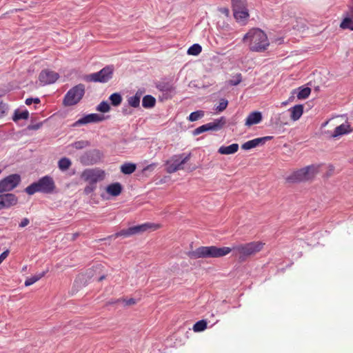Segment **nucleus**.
<instances>
[{"label": "nucleus", "instance_id": "obj_1", "mask_svg": "<svg viewBox=\"0 0 353 353\" xmlns=\"http://www.w3.org/2000/svg\"><path fill=\"white\" fill-rule=\"evenodd\" d=\"M232 252L229 247L219 248L216 246H201L195 250L189 252L188 256L190 259L199 258H219L226 256Z\"/></svg>", "mask_w": 353, "mask_h": 353}, {"label": "nucleus", "instance_id": "obj_2", "mask_svg": "<svg viewBox=\"0 0 353 353\" xmlns=\"http://www.w3.org/2000/svg\"><path fill=\"white\" fill-rule=\"evenodd\" d=\"M244 41H249L250 49L254 52H263L269 46L265 33L259 28L250 30L243 37Z\"/></svg>", "mask_w": 353, "mask_h": 353}, {"label": "nucleus", "instance_id": "obj_3", "mask_svg": "<svg viewBox=\"0 0 353 353\" xmlns=\"http://www.w3.org/2000/svg\"><path fill=\"white\" fill-rule=\"evenodd\" d=\"M55 190L56 185L54 179L52 176L46 175L27 186L25 192L29 195H33L36 192L51 194L55 192Z\"/></svg>", "mask_w": 353, "mask_h": 353}, {"label": "nucleus", "instance_id": "obj_4", "mask_svg": "<svg viewBox=\"0 0 353 353\" xmlns=\"http://www.w3.org/2000/svg\"><path fill=\"white\" fill-rule=\"evenodd\" d=\"M263 243L259 241H252L248 243H240L230 248L233 254L241 261H245L248 257L255 254L263 248Z\"/></svg>", "mask_w": 353, "mask_h": 353}, {"label": "nucleus", "instance_id": "obj_5", "mask_svg": "<svg viewBox=\"0 0 353 353\" xmlns=\"http://www.w3.org/2000/svg\"><path fill=\"white\" fill-rule=\"evenodd\" d=\"M191 153L185 154V153L175 154L172 156L165 161V171L167 173H174L178 170L183 169V165L190 159Z\"/></svg>", "mask_w": 353, "mask_h": 353}, {"label": "nucleus", "instance_id": "obj_6", "mask_svg": "<svg viewBox=\"0 0 353 353\" xmlns=\"http://www.w3.org/2000/svg\"><path fill=\"white\" fill-rule=\"evenodd\" d=\"M319 166L311 165L301 168L288 176L287 181L290 183H296L309 180L318 172Z\"/></svg>", "mask_w": 353, "mask_h": 353}, {"label": "nucleus", "instance_id": "obj_7", "mask_svg": "<svg viewBox=\"0 0 353 353\" xmlns=\"http://www.w3.org/2000/svg\"><path fill=\"white\" fill-rule=\"evenodd\" d=\"M85 94V85L79 83L70 89L65 94L63 103L65 106H72L77 104Z\"/></svg>", "mask_w": 353, "mask_h": 353}, {"label": "nucleus", "instance_id": "obj_8", "mask_svg": "<svg viewBox=\"0 0 353 353\" xmlns=\"http://www.w3.org/2000/svg\"><path fill=\"white\" fill-rule=\"evenodd\" d=\"M114 68L112 65L104 67L100 71L87 76V80L93 82L106 83L112 78Z\"/></svg>", "mask_w": 353, "mask_h": 353}, {"label": "nucleus", "instance_id": "obj_9", "mask_svg": "<svg viewBox=\"0 0 353 353\" xmlns=\"http://www.w3.org/2000/svg\"><path fill=\"white\" fill-rule=\"evenodd\" d=\"M225 123V118L224 117H221L219 119H215L213 122L208 123L196 128L194 130L193 134L196 136L210 130L218 131L223 127Z\"/></svg>", "mask_w": 353, "mask_h": 353}, {"label": "nucleus", "instance_id": "obj_10", "mask_svg": "<svg viewBox=\"0 0 353 353\" xmlns=\"http://www.w3.org/2000/svg\"><path fill=\"white\" fill-rule=\"evenodd\" d=\"M21 176L18 174H10L0 180V193L8 192L18 186Z\"/></svg>", "mask_w": 353, "mask_h": 353}, {"label": "nucleus", "instance_id": "obj_11", "mask_svg": "<svg viewBox=\"0 0 353 353\" xmlns=\"http://www.w3.org/2000/svg\"><path fill=\"white\" fill-rule=\"evenodd\" d=\"M105 172L102 170L95 169H86L82 173V178L88 181L90 184L96 185L98 181L104 179Z\"/></svg>", "mask_w": 353, "mask_h": 353}, {"label": "nucleus", "instance_id": "obj_12", "mask_svg": "<svg viewBox=\"0 0 353 353\" xmlns=\"http://www.w3.org/2000/svg\"><path fill=\"white\" fill-rule=\"evenodd\" d=\"M101 153L97 150L85 152L80 157V162L84 165H93L101 160Z\"/></svg>", "mask_w": 353, "mask_h": 353}, {"label": "nucleus", "instance_id": "obj_13", "mask_svg": "<svg viewBox=\"0 0 353 353\" xmlns=\"http://www.w3.org/2000/svg\"><path fill=\"white\" fill-rule=\"evenodd\" d=\"M105 117L104 115L96 113L88 114L75 121L72 126L78 127L91 123H99L103 121Z\"/></svg>", "mask_w": 353, "mask_h": 353}, {"label": "nucleus", "instance_id": "obj_14", "mask_svg": "<svg viewBox=\"0 0 353 353\" xmlns=\"http://www.w3.org/2000/svg\"><path fill=\"white\" fill-rule=\"evenodd\" d=\"M59 77L57 72L50 70H42L39 76L40 84L42 85L54 83Z\"/></svg>", "mask_w": 353, "mask_h": 353}, {"label": "nucleus", "instance_id": "obj_15", "mask_svg": "<svg viewBox=\"0 0 353 353\" xmlns=\"http://www.w3.org/2000/svg\"><path fill=\"white\" fill-rule=\"evenodd\" d=\"M18 203L17 196L12 193H6L0 194V210L8 209L17 205Z\"/></svg>", "mask_w": 353, "mask_h": 353}, {"label": "nucleus", "instance_id": "obj_16", "mask_svg": "<svg viewBox=\"0 0 353 353\" xmlns=\"http://www.w3.org/2000/svg\"><path fill=\"white\" fill-rule=\"evenodd\" d=\"M343 15L344 18L340 24V28L343 30H353V1L348 6V9Z\"/></svg>", "mask_w": 353, "mask_h": 353}, {"label": "nucleus", "instance_id": "obj_17", "mask_svg": "<svg viewBox=\"0 0 353 353\" xmlns=\"http://www.w3.org/2000/svg\"><path fill=\"white\" fill-rule=\"evenodd\" d=\"M137 300L134 298L112 299L107 303V306L111 307H130L134 305Z\"/></svg>", "mask_w": 353, "mask_h": 353}, {"label": "nucleus", "instance_id": "obj_18", "mask_svg": "<svg viewBox=\"0 0 353 353\" xmlns=\"http://www.w3.org/2000/svg\"><path fill=\"white\" fill-rule=\"evenodd\" d=\"M158 228V225L151 223H145L141 225L130 227V230L131 232V235L132 236L137 234H142L147 231H154Z\"/></svg>", "mask_w": 353, "mask_h": 353}, {"label": "nucleus", "instance_id": "obj_19", "mask_svg": "<svg viewBox=\"0 0 353 353\" xmlns=\"http://www.w3.org/2000/svg\"><path fill=\"white\" fill-rule=\"evenodd\" d=\"M156 88L163 93L165 98L171 97L174 91V86L171 82L161 81L157 83Z\"/></svg>", "mask_w": 353, "mask_h": 353}, {"label": "nucleus", "instance_id": "obj_20", "mask_svg": "<svg viewBox=\"0 0 353 353\" xmlns=\"http://www.w3.org/2000/svg\"><path fill=\"white\" fill-rule=\"evenodd\" d=\"M261 120L262 114L260 112H252L248 116L245 124V125L251 126L260 123Z\"/></svg>", "mask_w": 353, "mask_h": 353}, {"label": "nucleus", "instance_id": "obj_21", "mask_svg": "<svg viewBox=\"0 0 353 353\" xmlns=\"http://www.w3.org/2000/svg\"><path fill=\"white\" fill-rule=\"evenodd\" d=\"M352 132L350 129V125L347 123H342L341 125L337 126L332 135L333 138H336L343 134H346Z\"/></svg>", "mask_w": 353, "mask_h": 353}, {"label": "nucleus", "instance_id": "obj_22", "mask_svg": "<svg viewBox=\"0 0 353 353\" xmlns=\"http://www.w3.org/2000/svg\"><path fill=\"white\" fill-rule=\"evenodd\" d=\"M291 112L290 117L293 121H297L300 119L303 113V105L299 104L289 109Z\"/></svg>", "mask_w": 353, "mask_h": 353}, {"label": "nucleus", "instance_id": "obj_23", "mask_svg": "<svg viewBox=\"0 0 353 353\" xmlns=\"http://www.w3.org/2000/svg\"><path fill=\"white\" fill-rule=\"evenodd\" d=\"M238 150L239 145L237 143H232L228 146H221L218 150V152L221 154H232L236 153Z\"/></svg>", "mask_w": 353, "mask_h": 353}, {"label": "nucleus", "instance_id": "obj_24", "mask_svg": "<svg viewBox=\"0 0 353 353\" xmlns=\"http://www.w3.org/2000/svg\"><path fill=\"white\" fill-rule=\"evenodd\" d=\"M121 191L122 185L118 182L110 184L106 188V192L113 196H119L121 193Z\"/></svg>", "mask_w": 353, "mask_h": 353}, {"label": "nucleus", "instance_id": "obj_25", "mask_svg": "<svg viewBox=\"0 0 353 353\" xmlns=\"http://www.w3.org/2000/svg\"><path fill=\"white\" fill-rule=\"evenodd\" d=\"M233 15L237 21L244 22L249 17L248 10V8H244L233 11Z\"/></svg>", "mask_w": 353, "mask_h": 353}, {"label": "nucleus", "instance_id": "obj_26", "mask_svg": "<svg viewBox=\"0 0 353 353\" xmlns=\"http://www.w3.org/2000/svg\"><path fill=\"white\" fill-rule=\"evenodd\" d=\"M29 117V112L27 110H24L21 111L19 109H17L14 110L13 116H12V120L14 122H17L18 121L21 119L26 120Z\"/></svg>", "mask_w": 353, "mask_h": 353}, {"label": "nucleus", "instance_id": "obj_27", "mask_svg": "<svg viewBox=\"0 0 353 353\" xmlns=\"http://www.w3.org/2000/svg\"><path fill=\"white\" fill-rule=\"evenodd\" d=\"M156 104V99L152 95L148 94L143 97L142 105L145 108H152Z\"/></svg>", "mask_w": 353, "mask_h": 353}, {"label": "nucleus", "instance_id": "obj_28", "mask_svg": "<svg viewBox=\"0 0 353 353\" xmlns=\"http://www.w3.org/2000/svg\"><path fill=\"white\" fill-rule=\"evenodd\" d=\"M137 168V165L133 163H125L121 166V172L124 174H130L133 173Z\"/></svg>", "mask_w": 353, "mask_h": 353}, {"label": "nucleus", "instance_id": "obj_29", "mask_svg": "<svg viewBox=\"0 0 353 353\" xmlns=\"http://www.w3.org/2000/svg\"><path fill=\"white\" fill-rule=\"evenodd\" d=\"M260 145H262V143H261L259 138H256L244 143L241 145V148L245 150H248Z\"/></svg>", "mask_w": 353, "mask_h": 353}, {"label": "nucleus", "instance_id": "obj_30", "mask_svg": "<svg viewBox=\"0 0 353 353\" xmlns=\"http://www.w3.org/2000/svg\"><path fill=\"white\" fill-rule=\"evenodd\" d=\"M141 93L137 92L135 95L128 97V102L129 105L133 108L139 107Z\"/></svg>", "mask_w": 353, "mask_h": 353}, {"label": "nucleus", "instance_id": "obj_31", "mask_svg": "<svg viewBox=\"0 0 353 353\" xmlns=\"http://www.w3.org/2000/svg\"><path fill=\"white\" fill-rule=\"evenodd\" d=\"M232 11L247 8L246 0H231Z\"/></svg>", "mask_w": 353, "mask_h": 353}, {"label": "nucleus", "instance_id": "obj_32", "mask_svg": "<svg viewBox=\"0 0 353 353\" xmlns=\"http://www.w3.org/2000/svg\"><path fill=\"white\" fill-rule=\"evenodd\" d=\"M311 89L308 87L302 88L300 87L297 92L296 97L299 99H307L310 94Z\"/></svg>", "mask_w": 353, "mask_h": 353}, {"label": "nucleus", "instance_id": "obj_33", "mask_svg": "<svg viewBox=\"0 0 353 353\" xmlns=\"http://www.w3.org/2000/svg\"><path fill=\"white\" fill-rule=\"evenodd\" d=\"M46 272L43 271L38 274L28 278L25 281V285L30 286L34 284L35 282L41 279L46 274Z\"/></svg>", "mask_w": 353, "mask_h": 353}, {"label": "nucleus", "instance_id": "obj_34", "mask_svg": "<svg viewBox=\"0 0 353 353\" xmlns=\"http://www.w3.org/2000/svg\"><path fill=\"white\" fill-rule=\"evenodd\" d=\"M71 164V161L66 157L61 158L58 162L59 168L62 171L68 170Z\"/></svg>", "mask_w": 353, "mask_h": 353}, {"label": "nucleus", "instance_id": "obj_35", "mask_svg": "<svg viewBox=\"0 0 353 353\" xmlns=\"http://www.w3.org/2000/svg\"><path fill=\"white\" fill-rule=\"evenodd\" d=\"M109 99L113 106H118L121 103L122 97L119 93L115 92L110 96Z\"/></svg>", "mask_w": 353, "mask_h": 353}, {"label": "nucleus", "instance_id": "obj_36", "mask_svg": "<svg viewBox=\"0 0 353 353\" xmlns=\"http://www.w3.org/2000/svg\"><path fill=\"white\" fill-rule=\"evenodd\" d=\"M207 327V322L205 320L197 321L193 326V330L195 332H199L205 330Z\"/></svg>", "mask_w": 353, "mask_h": 353}, {"label": "nucleus", "instance_id": "obj_37", "mask_svg": "<svg viewBox=\"0 0 353 353\" xmlns=\"http://www.w3.org/2000/svg\"><path fill=\"white\" fill-rule=\"evenodd\" d=\"M204 111L203 110H197L195 112H192L189 115L188 119L190 121H196L203 118L204 117Z\"/></svg>", "mask_w": 353, "mask_h": 353}, {"label": "nucleus", "instance_id": "obj_38", "mask_svg": "<svg viewBox=\"0 0 353 353\" xmlns=\"http://www.w3.org/2000/svg\"><path fill=\"white\" fill-rule=\"evenodd\" d=\"M202 50L201 46L198 43L191 46L188 50V54L190 55H198Z\"/></svg>", "mask_w": 353, "mask_h": 353}, {"label": "nucleus", "instance_id": "obj_39", "mask_svg": "<svg viewBox=\"0 0 353 353\" xmlns=\"http://www.w3.org/2000/svg\"><path fill=\"white\" fill-rule=\"evenodd\" d=\"M130 236H132L131 232H130V228H128V229L122 230L115 233L114 234H112L109 238L110 239H116L119 236L128 237Z\"/></svg>", "mask_w": 353, "mask_h": 353}, {"label": "nucleus", "instance_id": "obj_40", "mask_svg": "<svg viewBox=\"0 0 353 353\" xmlns=\"http://www.w3.org/2000/svg\"><path fill=\"white\" fill-rule=\"evenodd\" d=\"M72 147L77 150H81L85 148L90 145V142L88 141H78L72 144Z\"/></svg>", "mask_w": 353, "mask_h": 353}, {"label": "nucleus", "instance_id": "obj_41", "mask_svg": "<svg viewBox=\"0 0 353 353\" xmlns=\"http://www.w3.org/2000/svg\"><path fill=\"white\" fill-rule=\"evenodd\" d=\"M110 110V106L106 101L101 102L97 107V110L103 113L109 112Z\"/></svg>", "mask_w": 353, "mask_h": 353}, {"label": "nucleus", "instance_id": "obj_42", "mask_svg": "<svg viewBox=\"0 0 353 353\" xmlns=\"http://www.w3.org/2000/svg\"><path fill=\"white\" fill-rule=\"evenodd\" d=\"M228 104V100L225 99H221L220 100L219 105L216 108V110L219 112H223L224 110L226 109Z\"/></svg>", "mask_w": 353, "mask_h": 353}, {"label": "nucleus", "instance_id": "obj_43", "mask_svg": "<svg viewBox=\"0 0 353 353\" xmlns=\"http://www.w3.org/2000/svg\"><path fill=\"white\" fill-rule=\"evenodd\" d=\"M242 80L241 74H237L234 79L230 80V83L232 85H239Z\"/></svg>", "mask_w": 353, "mask_h": 353}, {"label": "nucleus", "instance_id": "obj_44", "mask_svg": "<svg viewBox=\"0 0 353 353\" xmlns=\"http://www.w3.org/2000/svg\"><path fill=\"white\" fill-rule=\"evenodd\" d=\"M95 188H96L95 185L89 183V185H88L85 188L84 192L86 194H89L94 190Z\"/></svg>", "mask_w": 353, "mask_h": 353}, {"label": "nucleus", "instance_id": "obj_45", "mask_svg": "<svg viewBox=\"0 0 353 353\" xmlns=\"http://www.w3.org/2000/svg\"><path fill=\"white\" fill-rule=\"evenodd\" d=\"M42 125V123H37L36 124H32L28 125V129L31 130H39Z\"/></svg>", "mask_w": 353, "mask_h": 353}, {"label": "nucleus", "instance_id": "obj_46", "mask_svg": "<svg viewBox=\"0 0 353 353\" xmlns=\"http://www.w3.org/2000/svg\"><path fill=\"white\" fill-rule=\"evenodd\" d=\"M157 164L155 163H151L146 167H145L143 170V172L145 171H152L157 167Z\"/></svg>", "mask_w": 353, "mask_h": 353}, {"label": "nucleus", "instance_id": "obj_47", "mask_svg": "<svg viewBox=\"0 0 353 353\" xmlns=\"http://www.w3.org/2000/svg\"><path fill=\"white\" fill-rule=\"evenodd\" d=\"M29 223H30V220L28 218H24L21 220L19 226L20 228H24V227L27 226Z\"/></svg>", "mask_w": 353, "mask_h": 353}, {"label": "nucleus", "instance_id": "obj_48", "mask_svg": "<svg viewBox=\"0 0 353 353\" xmlns=\"http://www.w3.org/2000/svg\"><path fill=\"white\" fill-rule=\"evenodd\" d=\"M273 139V137L272 136H267L263 137H260L259 139L261 141V143L263 145L267 141L271 140Z\"/></svg>", "mask_w": 353, "mask_h": 353}, {"label": "nucleus", "instance_id": "obj_49", "mask_svg": "<svg viewBox=\"0 0 353 353\" xmlns=\"http://www.w3.org/2000/svg\"><path fill=\"white\" fill-rule=\"evenodd\" d=\"M8 250L4 251L0 254V264L3 262V261L8 256Z\"/></svg>", "mask_w": 353, "mask_h": 353}, {"label": "nucleus", "instance_id": "obj_50", "mask_svg": "<svg viewBox=\"0 0 353 353\" xmlns=\"http://www.w3.org/2000/svg\"><path fill=\"white\" fill-rule=\"evenodd\" d=\"M6 109V105L2 102H0V114H4Z\"/></svg>", "mask_w": 353, "mask_h": 353}, {"label": "nucleus", "instance_id": "obj_51", "mask_svg": "<svg viewBox=\"0 0 353 353\" xmlns=\"http://www.w3.org/2000/svg\"><path fill=\"white\" fill-rule=\"evenodd\" d=\"M25 103L27 105H30L33 103L32 98L26 99Z\"/></svg>", "mask_w": 353, "mask_h": 353}, {"label": "nucleus", "instance_id": "obj_52", "mask_svg": "<svg viewBox=\"0 0 353 353\" xmlns=\"http://www.w3.org/2000/svg\"><path fill=\"white\" fill-rule=\"evenodd\" d=\"M33 103L38 104L40 103V99L39 98H32Z\"/></svg>", "mask_w": 353, "mask_h": 353}, {"label": "nucleus", "instance_id": "obj_53", "mask_svg": "<svg viewBox=\"0 0 353 353\" xmlns=\"http://www.w3.org/2000/svg\"><path fill=\"white\" fill-rule=\"evenodd\" d=\"M123 114H131V112H128V110H125V109H124V108L123 109Z\"/></svg>", "mask_w": 353, "mask_h": 353}, {"label": "nucleus", "instance_id": "obj_54", "mask_svg": "<svg viewBox=\"0 0 353 353\" xmlns=\"http://www.w3.org/2000/svg\"><path fill=\"white\" fill-rule=\"evenodd\" d=\"M105 279V276H101L99 279V281H102L103 279Z\"/></svg>", "mask_w": 353, "mask_h": 353}, {"label": "nucleus", "instance_id": "obj_55", "mask_svg": "<svg viewBox=\"0 0 353 353\" xmlns=\"http://www.w3.org/2000/svg\"><path fill=\"white\" fill-rule=\"evenodd\" d=\"M223 12H228V9H224V11H223Z\"/></svg>", "mask_w": 353, "mask_h": 353}, {"label": "nucleus", "instance_id": "obj_56", "mask_svg": "<svg viewBox=\"0 0 353 353\" xmlns=\"http://www.w3.org/2000/svg\"><path fill=\"white\" fill-rule=\"evenodd\" d=\"M77 283V281H75V282H74V286H73V288H74V287L76 286Z\"/></svg>", "mask_w": 353, "mask_h": 353}]
</instances>
